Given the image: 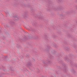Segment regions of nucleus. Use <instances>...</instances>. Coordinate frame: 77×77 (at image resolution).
<instances>
[{
    "label": "nucleus",
    "mask_w": 77,
    "mask_h": 77,
    "mask_svg": "<svg viewBox=\"0 0 77 77\" xmlns=\"http://www.w3.org/2000/svg\"><path fill=\"white\" fill-rule=\"evenodd\" d=\"M14 18H15V19H16V20H17L18 19V17H16L14 16Z\"/></svg>",
    "instance_id": "obj_1"
}]
</instances>
